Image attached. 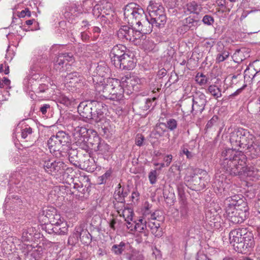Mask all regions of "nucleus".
Instances as JSON below:
<instances>
[{
  "mask_svg": "<svg viewBox=\"0 0 260 260\" xmlns=\"http://www.w3.org/2000/svg\"><path fill=\"white\" fill-rule=\"evenodd\" d=\"M241 195L235 194L224 201L227 218L232 223L239 224L247 218L249 208L247 203Z\"/></svg>",
  "mask_w": 260,
  "mask_h": 260,
  "instance_id": "nucleus-2",
  "label": "nucleus"
},
{
  "mask_svg": "<svg viewBox=\"0 0 260 260\" xmlns=\"http://www.w3.org/2000/svg\"><path fill=\"white\" fill-rule=\"evenodd\" d=\"M117 79L107 78L104 82L100 81L95 84V89L101 96L108 99L110 95V91L113 88L114 83Z\"/></svg>",
  "mask_w": 260,
  "mask_h": 260,
  "instance_id": "nucleus-10",
  "label": "nucleus"
},
{
  "mask_svg": "<svg viewBox=\"0 0 260 260\" xmlns=\"http://www.w3.org/2000/svg\"><path fill=\"white\" fill-rule=\"evenodd\" d=\"M122 87L124 89L127 94L132 93L134 90L135 86L137 81L134 77H123L121 79Z\"/></svg>",
  "mask_w": 260,
  "mask_h": 260,
  "instance_id": "nucleus-23",
  "label": "nucleus"
},
{
  "mask_svg": "<svg viewBox=\"0 0 260 260\" xmlns=\"http://www.w3.org/2000/svg\"><path fill=\"white\" fill-rule=\"evenodd\" d=\"M48 85L45 84H39L38 83V86L36 87V89L34 90V92L36 93H42L47 90Z\"/></svg>",
  "mask_w": 260,
  "mask_h": 260,
  "instance_id": "nucleus-56",
  "label": "nucleus"
},
{
  "mask_svg": "<svg viewBox=\"0 0 260 260\" xmlns=\"http://www.w3.org/2000/svg\"><path fill=\"white\" fill-rule=\"evenodd\" d=\"M173 158V156L171 154H167L164 158V161L166 165L168 167L171 164Z\"/></svg>",
  "mask_w": 260,
  "mask_h": 260,
  "instance_id": "nucleus-62",
  "label": "nucleus"
},
{
  "mask_svg": "<svg viewBox=\"0 0 260 260\" xmlns=\"http://www.w3.org/2000/svg\"><path fill=\"white\" fill-rule=\"evenodd\" d=\"M26 250L27 252L25 255H30L35 260H39L43 254L44 248L41 246L34 247L31 245H27Z\"/></svg>",
  "mask_w": 260,
  "mask_h": 260,
  "instance_id": "nucleus-24",
  "label": "nucleus"
},
{
  "mask_svg": "<svg viewBox=\"0 0 260 260\" xmlns=\"http://www.w3.org/2000/svg\"><path fill=\"white\" fill-rule=\"evenodd\" d=\"M180 214L181 220L185 222L189 216V209L186 202L182 200L180 207Z\"/></svg>",
  "mask_w": 260,
  "mask_h": 260,
  "instance_id": "nucleus-30",
  "label": "nucleus"
},
{
  "mask_svg": "<svg viewBox=\"0 0 260 260\" xmlns=\"http://www.w3.org/2000/svg\"><path fill=\"white\" fill-rule=\"evenodd\" d=\"M58 102L62 104L68 106L71 104V100L68 97L61 95L58 99Z\"/></svg>",
  "mask_w": 260,
  "mask_h": 260,
  "instance_id": "nucleus-59",
  "label": "nucleus"
},
{
  "mask_svg": "<svg viewBox=\"0 0 260 260\" xmlns=\"http://www.w3.org/2000/svg\"><path fill=\"white\" fill-rule=\"evenodd\" d=\"M125 243L121 242L119 244H114L112 246L111 250L116 255L121 254L125 249Z\"/></svg>",
  "mask_w": 260,
  "mask_h": 260,
  "instance_id": "nucleus-37",
  "label": "nucleus"
},
{
  "mask_svg": "<svg viewBox=\"0 0 260 260\" xmlns=\"http://www.w3.org/2000/svg\"><path fill=\"white\" fill-rule=\"evenodd\" d=\"M23 84L24 89L26 91H33L36 89V87L38 86V83L32 77H27L24 79Z\"/></svg>",
  "mask_w": 260,
  "mask_h": 260,
  "instance_id": "nucleus-26",
  "label": "nucleus"
},
{
  "mask_svg": "<svg viewBox=\"0 0 260 260\" xmlns=\"http://www.w3.org/2000/svg\"><path fill=\"white\" fill-rule=\"evenodd\" d=\"M34 228L32 227L24 229L22 233L21 239L23 241H29L31 240L34 235Z\"/></svg>",
  "mask_w": 260,
  "mask_h": 260,
  "instance_id": "nucleus-34",
  "label": "nucleus"
},
{
  "mask_svg": "<svg viewBox=\"0 0 260 260\" xmlns=\"http://www.w3.org/2000/svg\"><path fill=\"white\" fill-rule=\"evenodd\" d=\"M114 208L117 210V211L119 214H120L121 212L124 210L125 207V201H122V202H119L116 201L114 202Z\"/></svg>",
  "mask_w": 260,
  "mask_h": 260,
  "instance_id": "nucleus-52",
  "label": "nucleus"
},
{
  "mask_svg": "<svg viewBox=\"0 0 260 260\" xmlns=\"http://www.w3.org/2000/svg\"><path fill=\"white\" fill-rule=\"evenodd\" d=\"M18 16L20 18H23L25 16L29 17L31 16V12L28 8H25L24 10H22Z\"/></svg>",
  "mask_w": 260,
  "mask_h": 260,
  "instance_id": "nucleus-61",
  "label": "nucleus"
},
{
  "mask_svg": "<svg viewBox=\"0 0 260 260\" xmlns=\"http://www.w3.org/2000/svg\"><path fill=\"white\" fill-rule=\"evenodd\" d=\"M87 132L88 131L86 128L77 126L74 128L73 134L75 138H78L85 136Z\"/></svg>",
  "mask_w": 260,
  "mask_h": 260,
  "instance_id": "nucleus-35",
  "label": "nucleus"
},
{
  "mask_svg": "<svg viewBox=\"0 0 260 260\" xmlns=\"http://www.w3.org/2000/svg\"><path fill=\"white\" fill-rule=\"evenodd\" d=\"M32 133V129L30 126L29 125H25L21 128V138L23 139H26V141H30Z\"/></svg>",
  "mask_w": 260,
  "mask_h": 260,
  "instance_id": "nucleus-33",
  "label": "nucleus"
},
{
  "mask_svg": "<svg viewBox=\"0 0 260 260\" xmlns=\"http://www.w3.org/2000/svg\"><path fill=\"white\" fill-rule=\"evenodd\" d=\"M66 169V166L62 161H54V164H53V167H52L50 174L56 175L58 173L61 174Z\"/></svg>",
  "mask_w": 260,
  "mask_h": 260,
  "instance_id": "nucleus-28",
  "label": "nucleus"
},
{
  "mask_svg": "<svg viewBox=\"0 0 260 260\" xmlns=\"http://www.w3.org/2000/svg\"><path fill=\"white\" fill-rule=\"evenodd\" d=\"M184 11L187 14L199 15L202 11L203 8L202 5L196 1L187 3L183 7Z\"/></svg>",
  "mask_w": 260,
  "mask_h": 260,
  "instance_id": "nucleus-22",
  "label": "nucleus"
},
{
  "mask_svg": "<svg viewBox=\"0 0 260 260\" xmlns=\"http://www.w3.org/2000/svg\"><path fill=\"white\" fill-rule=\"evenodd\" d=\"M110 121L109 120H106L105 123L101 126L102 131L104 135L108 136L109 134L112 131V127L110 125Z\"/></svg>",
  "mask_w": 260,
  "mask_h": 260,
  "instance_id": "nucleus-47",
  "label": "nucleus"
},
{
  "mask_svg": "<svg viewBox=\"0 0 260 260\" xmlns=\"http://www.w3.org/2000/svg\"><path fill=\"white\" fill-rule=\"evenodd\" d=\"M120 216H122L124 220H133V215L134 214L132 209L130 208H124V210L121 212Z\"/></svg>",
  "mask_w": 260,
  "mask_h": 260,
  "instance_id": "nucleus-36",
  "label": "nucleus"
},
{
  "mask_svg": "<svg viewBox=\"0 0 260 260\" xmlns=\"http://www.w3.org/2000/svg\"><path fill=\"white\" fill-rule=\"evenodd\" d=\"M239 147H235L233 146L232 149H226L222 151L220 162L234 161L236 159H242V156H246L241 151H237L236 149Z\"/></svg>",
  "mask_w": 260,
  "mask_h": 260,
  "instance_id": "nucleus-16",
  "label": "nucleus"
},
{
  "mask_svg": "<svg viewBox=\"0 0 260 260\" xmlns=\"http://www.w3.org/2000/svg\"><path fill=\"white\" fill-rule=\"evenodd\" d=\"M109 69L108 67L102 65L98 66L95 69L97 75L101 77H105Z\"/></svg>",
  "mask_w": 260,
  "mask_h": 260,
  "instance_id": "nucleus-44",
  "label": "nucleus"
},
{
  "mask_svg": "<svg viewBox=\"0 0 260 260\" xmlns=\"http://www.w3.org/2000/svg\"><path fill=\"white\" fill-rule=\"evenodd\" d=\"M41 165L43 166L46 172L50 174L54 161H51L48 156H45L42 158Z\"/></svg>",
  "mask_w": 260,
  "mask_h": 260,
  "instance_id": "nucleus-32",
  "label": "nucleus"
},
{
  "mask_svg": "<svg viewBox=\"0 0 260 260\" xmlns=\"http://www.w3.org/2000/svg\"><path fill=\"white\" fill-rule=\"evenodd\" d=\"M134 223V231L138 232L137 237L139 242L146 240L149 235V230L147 229V221L143 218H140L138 220L133 221Z\"/></svg>",
  "mask_w": 260,
  "mask_h": 260,
  "instance_id": "nucleus-13",
  "label": "nucleus"
},
{
  "mask_svg": "<svg viewBox=\"0 0 260 260\" xmlns=\"http://www.w3.org/2000/svg\"><path fill=\"white\" fill-rule=\"evenodd\" d=\"M147 10L150 17V19H148V22L150 23L151 29L153 26L163 27L167 20L163 6L158 3L150 1Z\"/></svg>",
  "mask_w": 260,
  "mask_h": 260,
  "instance_id": "nucleus-7",
  "label": "nucleus"
},
{
  "mask_svg": "<svg viewBox=\"0 0 260 260\" xmlns=\"http://www.w3.org/2000/svg\"><path fill=\"white\" fill-rule=\"evenodd\" d=\"M50 108V106L49 104H44L43 105L40 109V111L43 115L46 114L47 112V110Z\"/></svg>",
  "mask_w": 260,
  "mask_h": 260,
  "instance_id": "nucleus-63",
  "label": "nucleus"
},
{
  "mask_svg": "<svg viewBox=\"0 0 260 260\" xmlns=\"http://www.w3.org/2000/svg\"><path fill=\"white\" fill-rule=\"evenodd\" d=\"M47 144L48 145L49 148L50 149H52L54 151L59 150V148L56 146L55 142H54V139L53 136L51 137L48 140Z\"/></svg>",
  "mask_w": 260,
  "mask_h": 260,
  "instance_id": "nucleus-55",
  "label": "nucleus"
},
{
  "mask_svg": "<svg viewBox=\"0 0 260 260\" xmlns=\"http://www.w3.org/2000/svg\"><path fill=\"white\" fill-rule=\"evenodd\" d=\"M56 136L58 139L60 143V144H61V145L64 146L69 142V139L68 135H67L64 132H58Z\"/></svg>",
  "mask_w": 260,
  "mask_h": 260,
  "instance_id": "nucleus-39",
  "label": "nucleus"
},
{
  "mask_svg": "<svg viewBox=\"0 0 260 260\" xmlns=\"http://www.w3.org/2000/svg\"><path fill=\"white\" fill-rule=\"evenodd\" d=\"M106 110L105 104L96 101H83L78 107V111L83 118L91 120L95 123L104 119Z\"/></svg>",
  "mask_w": 260,
  "mask_h": 260,
  "instance_id": "nucleus-6",
  "label": "nucleus"
},
{
  "mask_svg": "<svg viewBox=\"0 0 260 260\" xmlns=\"http://www.w3.org/2000/svg\"><path fill=\"white\" fill-rule=\"evenodd\" d=\"M124 16L128 23L137 25L138 28L142 31V34L151 32V27L148 22V18L143 9L137 4L131 3L127 4L124 10Z\"/></svg>",
  "mask_w": 260,
  "mask_h": 260,
  "instance_id": "nucleus-3",
  "label": "nucleus"
},
{
  "mask_svg": "<svg viewBox=\"0 0 260 260\" xmlns=\"http://www.w3.org/2000/svg\"><path fill=\"white\" fill-rule=\"evenodd\" d=\"M157 174L156 170L151 171L148 175V178L150 183L151 184H154L156 183L157 180Z\"/></svg>",
  "mask_w": 260,
  "mask_h": 260,
  "instance_id": "nucleus-51",
  "label": "nucleus"
},
{
  "mask_svg": "<svg viewBox=\"0 0 260 260\" xmlns=\"http://www.w3.org/2000/svg\"><path fill=\"white\" fill-rule=\"evenodd\" d=\"M164 2L169 8H173L180 4L181 0H164Z\"/></svg>",
  "mask_w": 260,
  "mask_h": 260,
  "instance_id": "nucleus-54",
  "label": "nucleus"
},
{
  "mask_svg": "<svg viewBox=\"0 0 260 260\" xmlns=\"http://www.w3.org/2000/svg\"><path fill=\"white\" fill-rule=\"evenodd\" d=\"M246 156H242V159H235L234 161L220 162L221 169L227 175L231 176L246 175L257 178L260 176V171L253 167H246Z\"/></svg>",
  "mask_w": 260,
  "mask_h": 260,
  "instance_id": "nucleus-5",
  "label": "nucleus"
},
{
  "mask_svg": "<svg viewBox=\"0 0 260 260\" xmlns=\"http://www.w3.org/2000/svg\"><path fill=\"white\" fill-rule=\"evenodd\" d=\"M147 228L151 231V233L155 237H159L161 236V232L160 229V224L158 221H152L148 220L147 223Z\"/></svg>",
  "mask_w": 260,
  "mask_h": 260,
  "instance_id": "nucleus-27",
  "label": "nucleus"
},
{
  "mask_svg": "<svg viewBox=\"0 0 260 260\" xmlns=\"http://www.w3.org/2000/svg\"><path fill=\"white\" fill-rule=\"evenodd\" d=\"M230 141L235 147L246 149L251 159L260 157V135L254 136L247 129L239 128L230 134Z\"/></svg>",
  "mask_w": 260,
  "mask_h": 260,
  "instance_id": "nucleus-1",
  "label": "nucleus"
},
{
  "mask_svg": "<svg viewBox=\"0 0 260 260\" xmlns=\"http://www.w3.org/2000/svg\"><path fill=\"white\" fill-rule=\"evenodd\" d=\"M221 217L215 209L208 210L205 213V221L211 229H219L221 227Z\"/></svg>",
  "mask_w": 260,
  "mask_h": 260,
  "instance_id": "nucleus-15",
  "label": "nucleus"
},
{
  "mask_svg": "<svg viewBox=\"0 0 260 260\" xmlns=\"http://www.w3.org/2000/svg\"><path fill=\"white\" fill-rule=\"evenodd\" d=\"M66 86L69 90L76 91L85 86V79L80 75V73L74 72L68 74L66 76Z\"/></svg>",
  "mask_w": 260,
  "mask_h": 260,
  "instance_id": "nucleus-8",
  "label": "nucleus"
},
{
  "mask_svg": "<svg viewBox=\"0 0 260 260\" xmlns=\"http://www.w3.org/2000/svg\"><path fill=\"white\" fill-rule=\"evenodd\" d=\"M192 103L191 102H189V103H187V102H185L184 103L183 109V112L186 113L188 114L189 113H191L192 114L195 115V111H192Z\"/></svg>",
  "mask_w": 260,
  "mask_h": 260,
  "instance_id": "nucleus-49",
  "label": "nucleus"
},
{
  "mask_svg": "<svg viewBox=\"0 0 260 260\" xmlns=\"http://www.w3.org/2000/svg\"><path fill=\"white\" fill-rule=\"evenodd\" d=\"M207 181L205 177L194 175L190 181V188L193 190L200 191L206 187Z\"/></svg>",
  "mask_w": 260,
  "mask_h": 260,
  "instance_id": "nucleus-20",
  "label": "nucleus"
},
{
  "mask_svg": "<svg viewBox=\"0 0 260 260\" xmlns=\"http://www.w3.org/2000/svg\"><path fill=\"white\" fill-rule=\"evenodd\" d=\"M208 78L203 73H198L196 76V81L200 85H204L207 84Z\"/></svg>",
  "mask_w": 260,
  "mask_h": 260,
  "instance_id": "nucleus-41",
  "label": "nucleus"
},
{
  "mask_svg": "<svg viewBox=\"0 0 260 260\" xmlns=\"http://www.w3.org/2000/svg\"><path fill=\"white\" fill-rule=\"evenodd\" d=\"M253 70L255 73H252L250 75H249V77L250 78V76H252L253 79L256 74L260 72V60H256L254 61L252 63L250 64L249 67L245 71V73H247L249 71H252Z\"/></svg>",
  "mask_w": 260,
  "mask_h": 260,
  "instance_id": "nucleus-29",
  "label": "nucleus"
},
{
  "mask_svg": "<svg viewBox=\"0 0 260 260\" xmlns=\"http://www.w3.org/2000/svg\"><path fill=\"white\" fill-rule=\"evenodd\" d=\"M129 260H144V257L141 254H133L129 257Z\"/></svg>",
  "mask_w": 260,
  "mask_h": 260,
  "instance_id": "nucleus-64",
  "label": "nucleus"
},
{
  "mask_svg": "<svg viewBox=\"0 0 260 260\" xmlns=\"http://www.w3.org/2000/svg\"><path fill=\"white\" fill-rule=\"evenodd\" d=\"M191 102L192 103V111H195V114H201L204 110L207 103V97L202 92H196L193 95Z\"/></svg>",
  "mask_w": 260,
  "mask_h": 260,
  "instance_id": "nucleus-12",
  "label": "nucleus"
},
{
  "mask_svg": "<svg viewBox=\"0 0 260 260\" xmlns=\"http://www.w3.org/2000/svg\"><path fill=\"white\" fill-rule=\"evenodd\" d=\"M245 48L237 49L232 55L233 60L237 63H240L246 59V56L244 54Z\"/></svg>",
  "mask_w": 260,
  "mask_h": 260,
  "instance_id": "nucleus-31",
  "label": "nucleus"
},
{
  "mask_svg": "<svg viewBox=\"0 0 260 260\" xmlns=\"http://www.w3.org/2000/svg\"><path fill=\"white\" fill-rule=\"evenodd\" d=\"M229 55L230 53L229 51L225 50H222L217 54L216 58V61L218 63L222 62L226 59L229 57Z\"/></svg>",
  "mask_w": 260,
  "mask_h": 260,
  "instance_id": "nucleus-43",
  "label": "nucleus"
},
{
  "mask_svg": "<svg viewBox=\"0 0 260 260\" xmlns=\"http://www.w3.org/2000/svg\"><path fill=\"white\" fill-rule=\"evenodd\" d=\"M187 145L184 144L183 145L181 148L180 150V154H184L186 156V157L188 159H191L194 154L190 151H189L187 148Z\"/></svg>",
  "mask_w": 260,
  "mask_h": 260,
  "instance_id": "nucleus-48",
  "label": "nucleus"
},
{
  "mask_svg": "<svg viewBox=\"0 0 260 260\" xmlns=\"http://www.w3.org/2000/svg\"><path fill=\"white\" fill-rule=\"evenodd\" d=\"M229 239L234 249L242 253L250 251L255 244L253 234L246 228L231 231L229 233Z\"/></svg>",
  "mask_w": 260,
  "mask_h": 260,
  "instance_id": "nucleus-4",
  "label": "nucleus"
},
{
  "mask_svg": "<svg viewBox=\"0 0 260 260\" xmlns=\"http://www.w3.org/2000/svg\"><path fill=\"white\" fill-rule=\"evenodd\" d=\"M74 58L71 53H59L56 56L54 62V69L59 72L65 71L64 66H67L68 62H73Z\"/></svg>",
  "mask_w": 260,
  "mask_h": 260,
  "instance_id": "nucleus-11",
  "label": "nucleus"
},
{
  "mask_svg": "<svg viewBox=\"0 0 260 260\" xmlns=\"http://www.w3.org/2000/svg\"><path fill=\"white\" fill-rule=\"evenodd\" d=\"M218 117L217 116H213L212 118L208 121L206 125V128L209 129L212 127L213 126H216L218 123Z\"/></svg>",
  "mask_w": 260,
  "mask_h": 260,
  "instance_id": "nucleus-50",
  "label": "nucleus"
},
{
  "mask_svg": "<svg viewBox=\"0 0 260 260\" xmlns=\"http://www.w3.org/2000/svg\"><path fill=\"white\" fill-rule=\"evenodd\" d=\"M118 66L115 67L122 70H132L136 66V61L133 55L127 52L119 61Z\"/></svg>",
  "mask_w": 260,
  "mask_h": 260,
  "instance_id": "nucleus-18",
  "label": "nucleus"
},
{
  "mask_svg": "<svg viewBox=\"0 0 260 260\" xmlns=\"http://www.w3.org/2000/svg\"><path fill=\"white\" fill-rule=\"evenodd\" d=\"M113 87L108 99L116 101L122 100L124 89L122 87L120 81L116 79Z\"/></svg>",
  "mask_w": 260,
  "mask_h": 260,
  "instance_id": "nucleus-19",
  "label": "nucleus"
},
{
  "mask_svg": "<svg viewBox=\"0 0 260 260\" xmlns=\"http://www.w3.org/2000/svg\"><path fill=\"white\" fill-rule=\"evenodd\" d=\"M128 52L129 50L122 44L115 45L112 48L110 53L111 62L114 66H118L121 59Z\"/></svg>",
  "mask_w": 260,
  "mask_h": 260,
  "instance_id": "nucleus-14",
  "label": "nucleus"
},
{
  "mask_svg": "<svg viewBox=\"0 0 260 260\" xmlns=\"http://www.w3.org/2000/svg\"><path fill=\"white\" fill-rule=\"evenodd\" d=\"M170 131H174L177 127V121L173 118H169L167 120L166 123H161Z\"/></svg>",
  "mask_w": 260,
  "mask_h": 260,
  "instance_id": "nucleus-40",
  "label": "nucleus"
},
{
  "mask_svg": "<svg viewBox=\"0 0 260 260\" xmlns=\"http://www.w3.org/2000/svg\"><path fill=\"white\" fill-rule=\"evenodd\" d=\"M76 238H80V241L85 244H88L91 241V235L88 231L80 225L76 227L74 233Z\"/></svg>",
  "mask_w": 260,
  "mask_h": 260,
  "instance_id": "nucleus-21",
  "label": "nucleus"
},
{
  "mask_svg": "<svg viewBox=\"0 0 260 260\" xmlns=\"http://www.w3.org/2000/svg\"><path fill=\"white\" fill-rule=\"evenodd\" d=\"M202 21L205 24L211 25L214 22V18L210 15H206L203 17Z\"/></svg>",
  "mask_w": 260,
  "mask_h": 260,
  "instance_id": "nucleus-57",
  "label": "nucleus"
},
{
  "mask_svg": "<svg viewBox=\"0 0 260 260\" xmlns=\"http://www.w3.org/2000/svg\"><path fill=\"white\" fill-rule=\"evenodd\" d=\"M122 188L121 187L120 184H118V187L116 188L114 192V199L116 201L122 202V201H125V199H123V196H122Z\"/></svg>",
  "mask_w": 260,
  "mask_h": 260,
  "instance_id": "nucleus-42",
  "label": "nucleus"
},
{
  "mask_svg": "<svg viewBox=\"0 0 260 260\" xmlns=\"http://www.w3.org/2000/svg\"><path fill=\"white\" fill-rule=\"evenodd\" d=\"M208 90L216 99L221 97L222 95L220 89L216 85H210Z\"/></svg>",
  "mask_w": 260,
  "mask_h": 260,
  "instance_id": "nucleus-38",
  "label": "nucleus"
},
{
  "mask_svg": "<svg viewBox=\"0 0 260 260\" xmlns=\"http://www.w3.org/2000/svg\"><path fill=\"white\" fill-rule=\"evenodd\" d=\"M144 47L145 50L151 51L154 50L155 44L151 41L146 40L144 43Z\"/></svg>",
  "mask_w": 260,
  "mask_h": 260,
  "instance_id": "nucleus-53",
  "label": "nucleus"
},
{
  "mask_svg": "<svg viewBox=\"0 0 260 260\" xmlns=\"http://www.w3.org/2000/svg\"><path fill=\"white\" fill-rule=\"evenodd\" d=\"M46 232L49 234H54L63 235L68 233V228L66 221L58 222L55 225L46 224L44 227Z\"/></svg>",
  "mask_w": 260,
  "mask_h": 260,
  "instance_id": "nucleus-17",
  "label": "nucleus"
},
{
  "mask_svg": "<svg viewBox=\"0 0 260 260\" xmlns=\"http://www.w3.org/2000/svg\"><path fill=\"white\" fill-rule=\"evenodd\" d=\"M51 218L52 219H50L48 222L49 223H47L46 224H51L53 225L56 224V223L58 222L60 223L64 221L63 219L61 217L60 215L57 213V211H56V213L54 214L53 217Z\"/></svg>",
  "mask_w": 260,
  "mask_h": 260,
  "instance_id": "nucleus-45",
  "label": "nucleus"
},
{
  "mask_svg": "<svg viewBox=\"0 0 260 260\" xmlns=\"http://www.w3.org/2000/svg\"><path fill=\"white\" fill-rule=\"evenodd\" d=\"M142 31L136 30L127 25L121 26L117 31V37L121 41L125 42L128 41L134 42L140 37Z\"/></svg>",
  "mask_w": 260,
  "mask_h": 260,
  "instance_id": "nucleus-9",
  "label": "nucleus"
},
{
  "mask_svg": "<svg viewBox=\"0 0 260 260\" xmlns=\"http://www.w3.org/2000/svg\"><path fill=\"white\" fill-rule=\"evenodd\" d=\"M198 21L194 20L190 17H188L185 19V23L186 26L189 29H192L193 28L196 27L198 25Z\"/></svg>",
  "mask_w": 260,
  "mask_h": 260,
  "instance_id": "nucleus-46",
  "label": "nucleus"
},
{
  "mask_svg": "<svg viewBox=\"0 0 260 260\" xmlns=\"http://www.w3.org/2000/svg\"><path fill=\"white\" fill-rule=\"evenodd\" d=\"M56 210L53 207H48L43 209L41 213L39 214V219L46 225L49 221L51 219L54 214L56 213Z\"/></svg>",
  "mask_w": 260,
  "mask_h": 260,
  "instance_id": "nucleus-25",
  "label": "nucleus"
},
{
  "mask_svg": "<svg viewBox=\"0 0 260 260\" xmlns=\"http://www.w3.org/2000/svg\"><path fill=\"white\" fill-rule=\"evenodd\" d=\"M112 174L111 170H108L105 174L101 177V183H105L107 179L111 176Z\"/></svg>",
  "mask_w": 260,
  "mask_h": 260,
  "instance_id": "nucleus-60",
  "label": "nucleus"
},
{
  "mask_svg": "<svg viewBox=\"0 0 260 260\" xmlns=\"http://www.w3.org/2000/svg\"><path fill=\"white\" fill-rule=\"evenodd\" d=\"M156 98H153L152 99H147L145 100L144 102V106L142 107L143 109L144 110H148L152 106V102L155 101Z\"/></svg>",
  "mask_w": 260,
  "mask_h": 260,
  "instance_id": "nucleus-58",
  "label": "nucleus"
}]
</instances>
